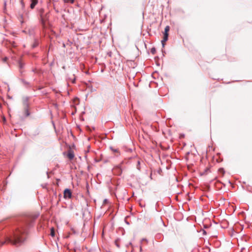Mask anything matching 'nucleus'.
I'll return each instance as SVG.
<instances>
[{
    "label": "nucleus",
    "instance_id": "nucleus-1",
    "mask_svg": "<svg viewBox=\"0 0 252 252\" xmlns=\"http://www.w3.org/2000/svg\"><path fill=\"white\" fill-rule=\"evenodd\" d=\"M26 234L25 230L18 229L13 233L12 236L7 237L4 241L0 242V246L6 243H10L16 246H21L26 239Z\"/></svg>",
    "mask_w": 252,
    "mask_h": 252
},
{
    "label": "nucleus",
    "instance_id": "nucleus-2",
    "mask_svg": "<svg viewBox=\"0 0 252 252\" xmlns=\"http://www.w3.org/2000/svg\"><path fill=\"white\" fill-rule=\"evenodd\" d=\"M23 105L24 106V109L26 113V116H29L30 115V112L28 110V99L26 98L23 101Z\"/></svg>",
    "mask_w": 252,
    "mask_h": 252
},
{
    "label": "nucleus",
    "instance_id": "nucleus-3",
    "mask_svg": "<svg viewBox=\"0 0 252 252\" xmlns=\"http://www.w3.org/2000/svg\"><path fill=\"white\" fill-rule=\"evenodd\" d=\"M64 197L65 198H70L71 197L72 193L70 189H66L64 190Z\"/></svg>",
    "mask_w": 252,
    "mask_h": 252
},
{
    "label": "nucleus",
    "instance_id": "nucleus-4",
    "mask_svg": "<svg viewBox=\"0 0 252 252\" xmlns=\"http://www.w3.org/2000/svg\"><path fill=\"white\" fill-rule=\"evenodd\" d=\"M168 34H164L163 39L161 40L162 47H164L165 42L168 40Z\"/></svg>",
    "mask_w": 252,
    "mask_h": 252
},
{
    "label": "nucleus",
    "instance_id": "nucleus-5",
    "mask_svg": "<svg viewBox=\"0 0 252 252\" xmlns=\"http://www.w3.org/2000/svg\"><path fill=\"white\" fill-rule=\"evenodd\" d=\"M67 156L69 159H72L74 157V154L73 152L70 150L69 151V152L67 153Z\"/></svg>",
    "mask_w": 252,
    "mask_h": 252
},
{
    "label": "nucleus",
    "instance_id": "nucleus-6",
    "mask_svg": "<svg viewBox=\"0 0 252 252\" xmlns=\"http://www.w3.org/2000/svg\"><path fill=\"white\" fill-rule=\"evenodd\" d=\"M170 30V27L169 26H167L165 27L164 29V34H168V32Z\"/></svg>",
    "mask_w": 252,
    "mask_h": 252
},
{
    "label": "nucleus",
    "instance_id": "nucleus-7",
    "mask_svg": "<svg viewBox=\"0 0 252 252\" xmlns=\"http://www.w3.org/2000/svg\"><path fill=\"white\" fill-rule=\"evenodd\" d=\"M36 3L33 2H32L31 4V5H30V7L32 8V9H33L34 8L35 6L36 5Z\"/></svg>",
    "mask_w": 252,
    "mask_h": 252
},
{
    "label": "nucleus",
    "instance_id": "nucleus-8",
    "mask_svg": "<svg viewBox=\"0 0 252 252\" xmlns=\"http://www.w3.org/2000/svg\"><path fill=\"white\" fill-rule=\"evenodd\" d=\"M36 3L33 2H32L31 4V5H30V7L32 8V9H33L34 8L35 6L36 5Z\"/></svg>",
    "mask_w": 252,
    "mask_h": 252
},
{
    "label": "nucleus",
    "instance_id": "nucleus-9",
    "mask_svg": "<svg viewBox=\"0 0 252 252\" xmlns=\"http://www.w3.org/2000/svg\"><path fill=\"white\" fill-rule=\"evenodd\" d=\"M140 161H137V165H136V168L137 169H138L139 170H140Z\"/></svg>",
    "mask_w": 252,
    "mask_h": 252
},
{
    "label": "nucleus",
    "instance_id": "nucleus-10",
    "mask_svg": "<svg viewBox=\"0 0 252 252\" xmlns=\"http://www.w3.org/2000/svg\"><path fill=\"white\" fill-rule=\"evenodd\" d=\"M51 235L52 236H55V232H54V230L53 228L51 230Z\"/></svg>",
    "mask_w": 252,
    "mask_h": 252
},
{
    "label": "nucleus",
    "instance_id": "nucleus-11",
    "mask_svg": "<svg viewBox=\"0 0 252 252\" xmlns=\"http://www.w3.org/2000/svg\"><path fill=\"white\" fill-rule=\"evenodd\" d=\"M31 2H33L37 4L38 2V0H31Z\"/></svg>",
    "mask_w": 252,
    "mask_h": 252
},
{
    "label": "nucleus",
    "instance_id": "nucleus-12",
    "mask_svg": "<svg viewBox=\"0 0 252 252\" xmlns=\"http://www.w3.org/2000/svg\"><path fill=\"white\" fill-rule=\"evenodd\" d=\"M108 200L107 199H105L103 201V203L104 204L107 203L108 202Z\"/></svg>",
    "mask_w": 252,
    "mask_h": 252
},
{
    "label": "nucleus",
    "instance_id": "nucleus-13",
    "mask_svg": "<svg viewBox=\"0 0 252 252\" xmlns=\"http://www.w3.org/2000/svg\"><path fill=\"white\" fill-rule=\"evenodd\" d=\"M112 150L114 151V152L118 153V150L117 149H112Z\"/></svg>",
    "mask_w": 252,
    "mask_h": 252
},
{
    "label": "nucleus",
    "instance_id": "nucleus-14",
    "mask_svg": "<svg viewBox=\"0 0 252 252\" xmlns=\"http://www.w3.org/2000/svg\"><path fill=\"white\" fill-rule=\"evenodd\" d=\"M7 59V58L6 57H5V58L3 59V61L6 62Z\"/></svg>",
    "mask_w": 252,
    "mask_h": 252
},
{
    "label": "nucleus",
    "instance_id": "nucleus-15",
    "mask_svg": "<svg viewBox=\"0 0 252 252\" xmlns=\"http://www.w3.org/2000/svg\"><path fill=\"white\" fill-rule=\"evenodd\" d=\"M19 65H20V68H22L23 67L21 63H19Z\"/></svg>",
    "mask_w": 252,
    "mask_h": 252
},
{
    "label": "nucleus",
    "instance_id": "nucleus-16",
    "mask_svg": "<svg viewBox=\"0 0 252 252\" xmlns=\"http://www.w3.org/2000/svg\"><path fill=\"white\" fill-rule=\"evenodd\" d=\"M116 245L117 246V247H119V244H117L116 242Z\"/></svg>",
    "mask_w": 252,
    "mask_h": 252
},
{
    "label": "nucleus",
    "instance_id": "nucleus-17",
    "mask_svg": "<svg viewBox=\"0 0 252 252\" xmlns=\"http://www.w3.org/2000/svg\"><path fill=\"white\" fill-rule=\"evenodd\" d=\"M116 245L117 246V247H119V244H117L116 242Z\"/></svg>",
    "mask_w": 252,
    "mask_h": 252
},
{
    "label": "nucleus",
    "instance_id": "nucleus-18",
    "mask_svg": "<svg viewBox=\"0 0 252 252\" xmlns=\"http://www.w3.org/2000/svg\"><path fill=\"white\" fill-rule=\"evenodd\" d=\"M154 51H155V50H152V52L153 53H154Z\"/></svg>",
    "mask_w": 252,
    "mask_h": 252
},
{
    "label": "nucleus",
    "instance_id": "nucleus-19",
    "mask_svg": "<svg viewBox=\"0 0 252 252\" xmlns=\"http://www.w3.org/2000/svg\"><path fill=\"white\" fill-rule=\"evenodd\" d=\"M154 51H155V50H152V52L153 53H154Z\"/></svg>",
    "mask_w": 252,
    "mask_h": 252
},
{
    "label": "nucleus",
    "instance_id": "nucleus-20",
    "mask_svg": "<svg viewBox=\"0 0 252 252\" xmlns=\"http://www.w3.org/2000/svg\"><path fill=\"white\" fill-rule=\"evenodd\" d=\"M154 51H155V50H152V52L153 53H154Z\"/></svg>",
    "mask_w": 252,
    "mask_h": 252
},
{
    "label": "nucleus",
    "instance_id": "nucleus-21",
    "mask_svg": "<svg viewBox=\"0 0 252 252\" xmlns=\"http://www.w3.org/2000/svg\"><path fill=\"white\" fill-rule=\"evenodd\" d=\"M3 121H6L5 118L4 117L3 118Z\"/></svg>",
    "mask_w": 252,
    "mask_h": 252
},
{
    "label": "nucleus",
    "instance_id": "nucleus-22",
    "mask_svg": "<svg viewBox=\"0 0 252 252\" xmlns=\"http://www.w3.org/2000/svg\"><path fill=\"white\" fill-rule=\"evenodd\" d=\"M142 241H146V239H142Z\"/></svg>",
    "mask_w": 252,
    "mask_h": 252
}]
</instances>
